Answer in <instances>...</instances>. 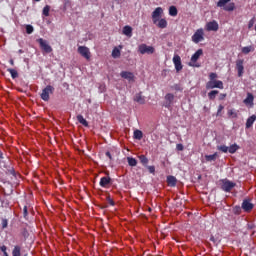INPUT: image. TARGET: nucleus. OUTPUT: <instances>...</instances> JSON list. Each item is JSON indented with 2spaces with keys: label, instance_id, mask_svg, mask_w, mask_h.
Wrapping results in <instances>:
<instances>
[{
  "label": "nucleus",
  "instance_id": "nucleus-31",
  "mask_svg": "<svg viewBox=\"0 0 256 256\" xmlns=\"http://www.w3.org/2000/svg\"><path fill=\"white\" fill-rule=\"evenodd\" d=\"M217 95H219L218 90H212L208 93V98L210 99V101H214L215 97H217Z\"/></svg>",
  "mask_w": 256,
  "mask_h": 256
},
{
  "label": "nucleus",
  "instance_id": "nucleus-20",
  "mask_svg": "<svg viewBox=\"0 0 256 256\" xmlns=\"http://www.w3.org/2000/svg\"><path fill=\"white\" fill-rule=\"evenodd\" d=\"M134 101L140 105H145V97L141 94V92L135 95Z\"/></svg>",
  "mask_w": 256,
  "mask_h": 256
},
{
  "label": "nucleus",
  "instance_id": "nucleus-22",
  "mask_svg": "<svg viewBox=\"0 0 256 256\" xmlns=\"http://www.w3.org/2000/svg\"><path fill=\"white\" fill-rule=\"evenodd\" d=\"M111 183V178L110 177H102L100 179V187H107Z\"/></svg>",
  "mask_w": 256,
  "mask_h": 256
},
{
  "label": "nucleus",
  "instance_id": "nucleus-25",
  "mask_svg": "<svg viewBox=\"0 0 256 256\" xmlns=\"http://www.w3.org/2000/svg\"><path fill=\"white\" fill-rule=\"evenodd\" d=\"M253 51H255V48H254L252 45H250V46H245V47L242 48V53H243L244 55H249V53H251V52H253Z\"/></svg>",
  "mask_w": 256,
  "mask_h": 256
},
{
  "label": "nucleus",
  "instance_id": "nucleus-18",
  "mask_svg": "<svg viewBox=\"0 0 256 256\" xmlns=\"http://www.w3.org/2000/svg\"><path fill=\"white\" fill-rule=\"evenodd\" d=\"M167 184L169 187L177 186V178L175 176H167Z\"/></svg>",
  "mask_w": 256,
  "mask_h": 256
},
{
  "label": "nucleus",
  "instance_id": "nucleus-15",
  "mask_svg": "<svg viewBox=\"0 0 256 256\" xmlns=\"http://www.w3.org/2000/svg\"><path fill=\"white\" fill-rule=\"evenodd\" d=\"M206 29L208 31H219V23H217L215 20L208 22L206 24Z\"/></svg>",
  "mask_w": 256,
  "mask_h": 256
},
{
  "label": "nucleus",
  "instance_id": "nucleus-12",
  "mask_svg": "<svg viewBox=\"0 0 256 256\" xmlns=\"http://www.w3.org/2000/svg\"><path fill=\"white\" fill-rule=\"evenodd\" d=\"M242 209L243 211H245V213H250V211H253V207H255V205H253V203H251V200H243L242 202Z\"/></svg>",
  "mask_w": 256,
  "mask_h": 256
},
{
  "label": "nucleus",
  "instance_id": "nucleus-3",
  "mask_svg": "<svg viewBox=\"0 0 256 256\" xmlns=\"http://www.w3.org/2000/svg\"><path fill=\"white\" fill-rule=\"evenodd\" d=\"M221 189L222 191H225V193H231V191L234 189V187L237 186L235 182H231V180L223 179L221 180Z\"/></svg>",
  "mask_w": 256,
  "mask_h": 256
},
{
  "label": "nucleus",
  "instance_id": "nucleus-32",
  "mask_svg": "<svg viewBox=\"0 0 256 256\" xmlns=\"http://www.w3.org/2000/svg\"><path fill=\"white\" fill-rule=\"evenodd\" d=\"M228 116L231 117L232 119H237V117H239V114L237 113V110L230 109L228 110Z\"/></svg>",
  "mask_w": 256,
  "mask_h": 256
},
{
  "label": "nucleus",
  "instance_id": "nucleus-5",
  "mask_svg": "<svg viewBox=\"0 0 256 256\" xmlns=\"http://www.w3.org/2000/svg\"><path fill=\"white\" fill-rule=\"evenodd\" d=\"M193 43H201V41H205V32L203 28L196 30V32L192 35Z\"/></svg>",
  "mask_w": 256,
  "mask_h": 256
},
{
  "label": "nucleus",
  "instance_id": "nucleus-58",
  "mask_svg": "<svg viewBox=\"0 0 256 256\" xmlns=\"http://www.w3.org/2000/svg\"><path fill=\"white\" fill-rule=\"evenodd\" d=\"M19 53H23V50H19Z\"/></svg>",
  "mask_w": 256,
  "mask_h": 256
},
{
  "label": "nucleus",
  "instance_id": "nucleus-59",
  "mask_svg": "<svg viewBox=\"0 0 256 256\" xmlns=\"http://www.w3.org/2000/svg\"><path fill=\"white\" fill-rule=\"evenodd\" d=\"M194 67H199V65H193Z\"/></svg>",
  "mask_w": 256,
  "mask_h": 256
},
{
  "label": "nucleus",
  "instance_id": "nucleus-55",
  "mask_svg": "<svg viewBox=\"0 0 256 256\" xmlns=\"http://www.w3.org/2000/svg\"><path fill=\"white\" fill-rule=\"evenodd\" d=\"M0 159H4L3 152L0 150Z\"/></svg>",
  "mask_w": 256,
  "mask_h": 256
},
{
  "label": "nucleus",
  "instance_id": "nucleus-26",
  "mask_svg": "<svg viewBox=\"0 0 256 256\" xmlns=\"http://www.w3.org/2000/svg\"><path fill=\"white\" fill-rule=\"evenodd\" d=\"M239 151V145L232 144L230 147H228V153H231V155L237 153Z\"/></svg>",
  "mask_w": 256,
  "mask_h": 256
},
{
  "label": "nucleus",
  "instance_id": "nucleus-27",
  "mask_svg": "<svg viewBox=\"0 0 256 256\" xmlns=\"http://www.w3.org/2000/svg\"><path fill=\"white\" fill-rule=\"evenodd\" d=\"M138 159H139L140 163H141L142 165H144V167H147V165H148V163H149V159L147 158V156H145V155H140V156H138Z\"/></svg>",
  "mask_w": 256,
  "mask_h": 256
},
{
  "label": "nucleus",
  "instance_id": "nucleus-52",
  "mask_svg": "<svg viewBox=\"0 0 256 256\" xmlns=\"http://www.w3.org/2000/svg\"><path fill=\"white\" fill-rule=\"evenodd\" d=\"M105 155L110 159V161L113 160V156L111 155V152L107 151Z\"/></svg>",
  "mask_w": 256,
  "mask_h": 256
},
{
  "label": "nucleus",
  "instance_id": "nucleus-10",
  "mask_svg": "<svg viewBox=\"0 0 256 256\" xmlns=\"http://www.w3.org/2000/svg\"><path fill=\"white\" fill-rule=\"evenodd\" d=\"M163 15V8L157 7L153 12H152V20L154 25H157V21H159L160 17Z\"/></svg>",
  "mask_w": 256,
  "mask_h": 256
},
{
  "label": "nucleus",
  "instance_id": "nucleus-49",
  "mask_svg": "<svg viewBox=\"0 0 256 256\" xmlns=\"http://www.w3.org/2000/svg\"><path fill=\"white\" fill-rule=\"evenodd\" d=\"M8 225H9V222L7 221V219H3L2 220V229H7Z\"/></svg>",
  "mask_w": 256,
  "mask_h": 256
},
{
  "label": "nucleus",
  "instance_id": "nucleus-13",
  "mask_svg": "<svg viewBox=\"0 0 256 256\" xmlns=\"http://www.w3.org/2000/svg\"><path fill=\"white\" fill-rule=\"evenodd\" d=\"M173 63H174V67H175L177 73H179V71H181L183 69V64L181 63V56L174 55Z\"/></svg>",
  "mask_w": 256,
  "mask_h": 256
},
{
  "label": "nucleus",
  "instance_id": "nucleus-23",
  "mask_svg": "<svg viewBox=\"0 0 256 256\" xmlns=\"http://www.w3.org/2000/svg\"><path fill=\"white\" fill-rule=\"evenodd\" d=\"M77 121L80 122L81 125H83L84 127H89V122H87L86 119H84L83 115L79 114L76 117Z\"/></svg>",
  "mask_w": 256,
  "mask_h": 256
},
{
  "label": "nucleus",
  "instance_id": "nucleus-40",
  "mask_svg": "<svg viewBox=\"0 0 256 256\" xmlns=\"http://www.w3.org/2000/svg\"><path fill=\"white\" fill-rule=\"evenodd\" d=\"M21 235H22L24 241H27V239H29V231H27V229H23L21 232Z\"/></svg>",
  "mask_w": 256,
  "mask_h": 256
},
{
  "label": "nucleus",
  "instance_id": "nucleus-1",
  "mask_svg": "<svg viewBox=\"0 0 256 256\" xmlns=\"http://www.w3.org/2000/svg\"><path fill=\"white\" fill-rule=\"evenodd\" d=\"M231 0H219L217 2V7L223 8L224 11H235V3L231 2ZM227 3H229L227 5Z\"/></svg>",
  "mask_w": 256,
  "mask_h": 256
},
{
  "label": "nucleus",
  "instance_id": "nucleus-2",
  "mask_svg": "<svg viewBox=\"0 0 256 256\" xmlns=\"http://www.w3.org/2000/svg\"><path fill=\"white\" fill-rule=\"evenodd\" d=\"M53 93H55V88L51 85H47L42 90V93L40 94V97H41L42 101H49V99H50L49 95H53Z\"/></svg>",
  "mask_w": 256,
  "mask_h": 256
},
{
  "label": "nucleus",
  "instance_id": "nucleus-51",
  "mask_svg": "<svg viewBox=\"0 0 256 256\" xmlns=\"http://www.w3.org/2000/svg\"><path fill=\"white\" fill-rule=\"evenodd\" d=\"M227 97V94L222 93L219 95V101H224V99Z\"/></svg>",
  "mask_w": 256,
  "mask_h": 256
},
{
  "label": "nucleus",
  "instance_id": "nucleus-6",
  "mask_svg": "<svg viewBox=\"0 0 256 256\" xmlns=\"http://www.w3.org/2000/svg\"><path fill=\"white\" fill-rule=\"evenodd\" d=\"M37 43H39L40 49H42L43 53H53V48L51 47V45H49L47 40H44L43 38H39L37 40Z\"/></svg>",
  "mask_w": 256,
  "mask_h": 256
},
{
  "label": "nucleus",
  "instance_id": "nucleus-44",
  "mask_svg": "<svg viewBox=\"0 0 256 256\" xmlns=\"http://www.w3.org/2000/svg\"><path fill=\"white\" fill-rule=\"evenodd\" d=\"M223 109H225V106L220 104L218 106V110H217V113H216L217 117H221V113H222Z\"/></svg>",
  "mask_w": 256,
  "mask_h": 256
},
{
  "label": "nucleus",
  "instance_id": "nucleus-38",
  "mask_svg": "<svg viewBox=\"0 0 256 256\" xmlns=\"http://www.w3.org/2000/svg\"><path fill=\"white\" fill-rule=\"evenodd\" d=\"M23 217L26 221L29 220V208H27V206L23 207Z\"/></svg>",
  "mask_w": 256,
  "mask_h": 256
},
{
  "label": "nucleus",
  "instance_id": "nucleus-9",
  "mask_svg": "<svg viewBox=\"0 0 256 256\" xmlns=\"http://www.w3.org/2000/svg\"><path fill=\"white\" fill-rule=\"evenodd\" d=\"M78 53L81 56H83L84 59H87V61H89V59H91V51H89L87 46H79L78 47Z\"/></svg>",
  "mask_w": 256,
  "mask_h": 256
},
{
  "label": "nucleus",
  "instance_id": "nucleus-29",
  "mask_svg": "<svg viewBox=\"0 0 256 256\" xmlns=\"http://www.w3.org/2000/svg\"><path fill=\"white\" fill-rule=\"evenodd\" d=\"M7 71L8 73H10L12 79H17V77H19V73L17 72V70L13 68H8Z\"/></svg>",
  "mask_w": 256,
  "mask_h": 256
},
{
  "label": "nucleus",
  "instance_id": "nucleus-17",
  "mask_svg": "<svg viewBox=\"0 0 256 256\" xmlns=\"http://www.w3.org/2000/svg\"><path fill=\"white\" fill-rule=\"evenodd\" d=\"M122 33L126 35V37H133V28L131 26H124Z\"/></svg>",
  "mask_w": 256,
  "mask_h": 256
},
{
  "label": "nucleus",
  "instance_id": "nucleus-41",
  "mask_svg": "<svg viewBox=\"0 0 256 256\" xmlns=\"http://www.w3.org/2000/svg\"><path fill=\"white\" fill-rule=\"evenodd\" d=\"M171 89H173L174 91H183V87H181V84H174L173 86H171Z\"/></svg>",
  "mask_w": 256,
  "mask_h": 256
},
{
  "label": "nucleus",
  "instance_id": "nucleus-19",
  "mask_svg": "<svg viewBox=\"0 0 256 256\" xmlns=\"http://www.w3.org/2000/svg\"><path fill=\"white\" fill-rule=\"evenodd\" d=\"M256 121V115L253 114L246 120V129H251L253 127V123Z\"/></svg>",
  "mask_w": 256,
  "mask_h": 256
},
{
  "label": "nucleus",
  "instance_id": "nucleus-34",
  "mask_svg": "<svg viewBox=\"0 0 256 256\" xmlns=\"http://www.w3.org/2000/svg\"><path fill=\"white\" fill-rule=\"evenodd\" d=\"M134 139L141 141V139H143V132L141 130H135L134 131Z\"/></svg>",
  "mask_w": 256,
  "mask_h": 256
},
{
  "label": "nucleus",
  "instance_id": "nucleus-21",
  "mask_svg": "<svg viewBox=\"0 0 256 256\" xmlns=\"http://www.w3.org/2000/svg\"><path fill=\"white\" fill-rule=\"evenodd\" d=\"M156 25H157V27H159V29H166L167 20L165 18H161L160 20L158 19Z\"/></svg>",
  "mask_w": 256,
  "mask_h": 256
},
{
  "label": "nucleus",
  "instance_id": "nucleus-33",
  "mask_svg": "<svg viewBox=\"0 0 256 256\" xmlns=\"http://www.w3.org/2000/svg\"><path fill=\"white\" fill-rule=\"evenodd\" d=\"M127 161L130 167H137V159L133 157H127Z\"/></svg>",
  "mask_w": 256,
  "mask_h": 256
},
{
  "label": "nucleus",
  "instance_id": "nucleus-56",
  "mask_svg": "<svg viewBox=\"0 0 256 256\" xmlns=\"http://www.w3.org/2000/svg\"><path fill=\"white\" fill-rule=\"evenodd\" d=\"M116 3H121V0H114Z\"/></svg>",
  "mask_w": 256,
  "mask_h": 256
},
{
  "label": "nucleus",
  "instance_id": "nucleus-50",
  "mask_svg": "<svg viewBox=\"0 0 256 256\" xmlns=\"http://www.w3.org/2000/svg\"><path fill=\"white\" fill-rule=\"evenodd\" d=\"M176 149H177V151H183L185 149V147L183 146V144H177Z\"/></svg>",
  "mask_w": 256,
  "mask_h": 256
},
{
  "label": "nucleus",
  "instance_id": "nucleus-48",
  "mask_svg": "<svg viewBox=\"0 0 256 256\" xmlns=\"http://www.w3.org/2000/svg\"><path fill=\"white\" fill-rule=\"evenodd\" d=\"M147 169L149 173H151L152 175H155V166H147Z\"/></svg>",
  "mask_w": 256,
  "mask_h": 256
},
{
  "label": "nucleus",
  "instance_id": "nucleus-24",
  "mask_svg": "<svg viewBox=\"0 0 256 256\" xmlns=\"http://www.w3.org/2000/svg\"><path fill=\"white\" fill-rule=\"evenodd\" d=\"M254 99H255V97H253V94L248 93L247 97L244 100L245 105H253Z\"/></svg>",
  "mask_w": 256,
  "mask_h": 256
},
{
  "label": "nucleus",
  "instance_id": "nucleus-8",
  "mask_svg": "<svg viewBox=\"0 0 256 256\" xmlns=\"http://www.w3.org/2000/svg\"><path fill=\"white\" fill-rule=\"evenodd\" d=\"M165 102L163 103V107L166 109H171L173 102L175 101V95L173 93H167L164 96Z\"/></svg>",
  "mask_w": 256,
  "mask_h": 256
},
{
  "label": "nucleus",
  "instance_id": "nucleus-7",
  "mask_svg": "<svg viewBox=\"0 0 256 256\" xmlns=\"http://www.w3.org/2000/svg\"><path fill=\"white\" fill-rule=\"evenodd\" d=\"M206 89H224L223 81L221 80H209L206 83Z\"/></svg>",
  "mask_w": 256,
  "mask_h": 256
},
{
  "label": "nucleus",
  "instance_id": "nucleus-45",
  "mask_svg": "<svg viewBox=\"0 0 256 256\" xmlns=\"http://www.w3.org/2000/svg\"><path fill=\"white\" fill-rule=\"evenodd\" d=\"M254 25H255V18H252L248 22V29H253Z\"/></svg>",
  "mask_w": 256,
  "mask_h": 256
},
{
  "label": "nucleus",
  "instance_id": "nucleus-46",
  "mask_svg": "<svg viewBox=\"0 0 256 256\" xmlns=\"http://www.w3.org/2000/svg\"><path fill=\"white\" fill-rule=\"evenodd\" d=\"M107 202H108L109 205H111L112 207H115V201H113V199L111 198V196H107Z\"/></svg>",
  "mask_w": 256,
  "mask_h": 256
},
{
  "label": "nucleus",
  "instance_id": "nucleus-37",
  "mask_svg": "<svg viewBox=\"0 0 256 256\" xmlns=\"http://www.w3.org/2000/svg\"><path fill=\"white\" fill-rule=\"evenodd\" d=\"M49 11H51V6L46 5L42 10V15L44 17H49Z\"/></svg>",
  "mask_w": 256,
  "mask_h": 256
},
{
  "label": "nucleus",
  "instance_id": "nucleus-43",
  "mask_svg": "<svg viewBox=\"0 0 256 256\" xmlns=\"http://www.w3.org/2000/svg\"><path fill=\"white\" fill-rule=\"evenodd\" d=\"M209 81H217V73H215V72L210 73Z\"/></svg>",
  "mask_w": 256,
  "mask_h": 256
},
{
  "label": "nucleus",
  "instance_id": "nucleus-53",
  "mask_svg": "<svg viewBox=\"0 0 256 256\" xmlns=\"http://www.w3.org/2000/svg\"><path fill=\"white\" fill-rule=\"evenodd\" d=\"M2 253H7V246L3 245L0 247Z\"/></svg>",
  "mask_w": 256,
  "mask_h": 256
},
{
  "label": "nucleus",
  "instance_id": "nucleus-35",
  "mask_svg": "<svg viewBox=\"0 0 256 256\" xmlns=\"http://www.w3.org/2000/svg\"><path fill=\"white\" fill-rule=\"evenodd\" d=\"M12 256H21V246H14Z\"/></svg>",
  "mask_w": 256,
  "mask_h": 256
},
{
  "label": "nucleus",
  "instance_id": "nucleus-47",
  "mask_svg": "<svg viewBox=\"0 0 256 256\" xmlns=\"http://www.w3.org/2000/svg\"><path fill=\"white\" fill-rule=\"evenodd\" d=\"M233 211L235 215H239L241 213V206H235Z\"/></svg>",
  "mask_w": 256,
  "mask_h": 256
},
{
  "label": "nucleus",
  "instance_id": "nucleus-57",
  "mask_svg": "<svg viewBox=\"0 0 256 256\" xmlns=\"http://www.w3.org/2000/svg\"><path fill=\"white\" fill-rule=\"evenodd\" d=\"M210 241H215V238L211 237V238H210Z\"/></svg>",
  "mask_w": 256,
  "mask_h": 256
},
{
  "label": "nucleus",
  "instance_id": "nucleus-42",
  "mask_svg": "<svg viewBox=\"0 0 256 256\" xmlns=\"http://www.w3.org/2000/svg\"><path fill=\"white\" fill-rule=\"evenodd\" d=\"M33 31H34V28L32 25H30V24L26 25V33L28 35H31V33H33Z\"/></svg>",
  "mask_w": 256,
  "mask_h": 256
},
{
  "label": "nucleus",
  "instance_id": "nucleus-16",
  "mask_svg": "<svg viewBox=\"0 0 256 256\" xmlns=\"http://www.w3.org/2000/svg\"><path fill=\"white\" fill-rule=\"evenodd\" d=\"M203 55V49H198L191 57V62L192 63H197L199 61V57Z\"/></svg>",
  "mask_w": 256,
  "mask_h": 256
},
{
  "label": "nucleus",
  "instance_id": "nucleus-4",
  "mask_svg": "<svg viewBox=\"0 0 256 256\" xmlns=\"http://www.w3.org/2000/svg\"><path fill=\"white\" fill-rule=\"evenodd\" d=\"M138 51L141 55H153V53H155V48L153 46H147V44H140L138 46Z\"/></svg>",
  "mask_w": 256,
  "mask_h": 256
},
{
  "label": "nucleus",
  "instance_id": "nucleus-14",
  "mask_svg": "<svg viewBox=\"0 0 256 256\" xmlns=\"http://www.w3.org/2000/svg\"><path fill=\"white\" fill-rule=\"evenodd\" d=\"M120 77H122V79H126L129 82L135 81V74L129 71H122L120 73Z\"/></svg>",
  "mask_w": 256,
  "mask_h": 256
},
{
  "label": "nucleus",
  "instance_id": "nucleus-60",
  "mask_svg": "<svg viewBox=\"0 0 256 256\" xmlns=\"http://www.w3.org/2000/svg\"><path fill=\"white\" fill-rule=\"evenodd\" d=\"M34 1L39 2V1H41V0H34Z\"/></svg>",
  "mask_w": 256,
  "mask_h": 256
},
{
  "label": "nucleus",
  "instance_id": "nucleus-39",
  "mask_svg": "<svg viewBox=\"0 0 256 256\" xmlns=\"http://www.w3.org/2000/svg\"><path fill=\"white\" fill-rule=\"evenodd\" d=\"M218 151H221L222 153H229V147L226 145H221L217 147Z\"/></svg>",
  "mask_w": 256,
  "mask_h": 256
},
{
  "label": "nucleus",
  "instance_id": "nucleus-36",
  "mask_svg": "<svg viewBox=\"0 0 256 256\" xmlns=\"http://www.w3.org/2000/svg\"><path fill=\"white\" fill-rule=\"evenodd\" d=\"M206 161L211 162V161H216L217 160V152H215L212 155H206L205 156Z\"/></svg>",
  "mask_w": 256,
  "mask_h": 256
},
{
  "label": "nucleus",
  "instance_id": "nucleus-30",
  "mask_svg": "<svg viewBox=\"0 0 256 256\" xmlns=\"http://www.w3.org/2000/svg\"><path fill=\"white\" fill-rule=\"evenodd\" d=\"M178 11H177V7L175 6H170L169 7V15L171 17H177Z\"/></svg>",
  "mask_w": 256,
  "mask_h": 256
},
{
  "label": "nucleus",
  "instance_id": "nucleus-54",
  "mask_svg": "<svg viewBox=\"0 0 256 256\" xmlns=\"http://www.w3.org/2000/svg\"><path fill=\"white\" fill-rule=\"evenodd\" d=\"M9 63H10V65H12V67L15 65V61L13 59H10Z\"/></svg>",
  "mask_w": 256,
  "mask_h": 256
},
{
  "label": "nucleus",
  "instance_id": "nucleus-28",
  "mask_svg": "<svg viewBox=\"0 0 256 256\" xmlns=\"http://www.w3.org/2000/svg\"><path fill=\"white\" fill-rule=\"evenodd\" d=\"M112 57H113V59H119V57H121V50H119V48L115 47L112 50Z\"/></svg>",
  "mask_w": 256,
  "mask_h": 256
},
{
  "label": "nucleus",
  "instance_id": "nucleus-11",
  "mask_svg": "<svg viewBox=\"0 0 256 256\" xmlns=\"http://www.w3.org/2000/svg\"><path fill=\"white\" fill-rule=\"evenodd\" d=\"M243 63H245V60L243 59L236 60V70L238 72V77H243V74L245 73V66H243Z\"/></svg>",
  "mask_w": 256,
  "mask_h": 256
}]
</instances>
